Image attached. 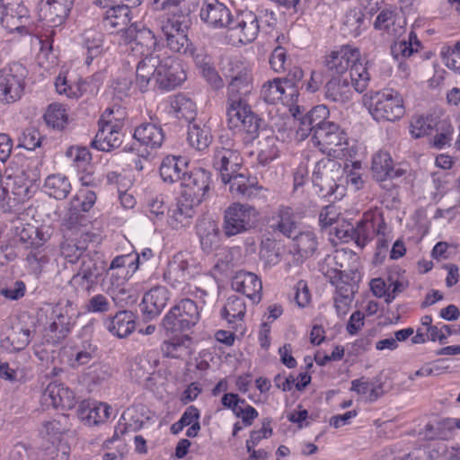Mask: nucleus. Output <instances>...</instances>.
<instances>
[{
  "instance_id": "nucleus-17",
  "label": "nucleus",
  "mask_w": 460,
  "mask_h": 460,
  "mask_svg": "<svg viewBox=\"0 0 460 460\" xmlns=\"http://www.w3.org/2000/svg\"><path fill=\"white\" fill-rule=\"evenodd\" d=\"M41 401L48 407L61 409H72L75 403L74 392L58 382L48 385L42 394Z\"/></svg>"
},
{
  "instance_id": "nucleus-40",
  "label": "nucleus",
  "mask_w": 460,
  "mask_h": 460,
  "mask_svg": "<svg viewBox=\"0 0 460 460\" xmlns=\"http://www.w3.org/2000/svg\"><path fill=\"white\" fill-rule=\"evenodd\" d=\"M420 435L427 440L442 439L447 440L454 437V431L450 418L438 420L436 423H428L420 431Z\"/></svg>"
},
{
  "instance_id": "nucleus-53",
  "label": "nucleus",
  "mask_w": 460,
  "mask_h": 460,
  "mask_svg": "<svg viewBox=\"0 0 460 460\" xmlns=\"http://www.w3.org/2000/svg\"><path fill=\"white\" fill-rule=\"evenodd\" d=\"M437 122L433 116H415L412 118L410 132L414 138H420L429 135Z\"/></svg>"
},
{
  "instance_id": "nucleus-57",
  "label": "nucleus",
  "mask_w": 460,
  "mask_h": 460,
  "mask_svg": "<svg viewBox=\"0 0 460 460\" xmlns=\"http://www.w3.org/2000/svg\"><path fill=\"white\" fill-rule=\"evenodd\" d=\"M261 144V150L258 154V163L265 166L278 156V148L276 147V137H268Z\"/></svg>"
},
{
  "instance_id": "nucleus-43",
  "label": "nucleus",
  "mask_w": 460,
  "mask_h": 460,
  "mask_svg": "<svg viewBox=\"0 0 460 460\" xmlns=\"http://www.w3.org/2000/svg\"><path fill=\"white\" fill-rule=\"evenodd\" d=\"M246 312V306L242 297L231 296L221 311V316L229 323L242 321Z\"/></svg>"
},
{
  "instance_id": "nucleus-15",
  "label": "nucleus",
  "mask_w": 460,
  "mask_h": 460,
  "mask_svg": "<svg viewBox=\"0 0 460 460\" xmlns=\"http://www.w3.org/2000/svg\"><path fill=\"white\" fill-rule=\"evenodd\" d=\"M200 19L214 28H228L234 23L230 10L218 0H204Z\"/></svg>"
},
{
  "instance_id": "nucleus-1",
  "label": "nucleus",
  "mask_w": 460,
  "mask_h": 460,
  "mask_svg": "<svg viewBox=\"0 0 460 460\" xmlns=\"http://www.w3.org/2000/svg\"><path fill=\"white\" fill-rule=\"evenodd\" d=\"M212 164L219 172L222 181L229 184V190L234 197L250 199L258 195L260 187L255 178H250L240 172L243 158L237 150L217 147L214 151Z\"/></svg>"
},
{
  "instance_id": "nucleus-32",
  "label": "nucleus",
  "mask_w": 460,
  "mask_h": 460,
  "mask_svg": "<svg viewBox=\"0 0 460 460\" xmlns=\"http://www.w3.org/2000/svg\"><path fill=\"white\" fill-rule=\"evenodd\" d=\"M188 163L185 158L181 156H165L160 166V175L164 181L173 183L183 181V177L187 174Z\"/></svg>"
},
{
  "instance_id": "nucleus-39",
  "label": "nucleus",
  "mask_w": 460,
  "mask_h": 460,
  "mask_svg": "<svg viewBox=\"0 0 460 460\" xmlns=\"http://www.w3.org/2000/svg\"><path fill=\"white\" fill-rule=\"evenodd\" d=\"M44 188L46 192L56 199H66L72 189L68 178L60 173L49 175L45 180Z\"/></svg>"
},
{
  "instance_id": "nucleus-30",
  "label": "nucleus",
  "mask_w": 460,
  "mask_h": 460,
  "mask_svg": "<svg viewBox=\"0 0 460 460\" xmlns=\"http://www.w3.org/2000/svg\"><path fill=\"white\" fill-rule=\"evenodd\" d=\"M371 169L374 178L378 181L399 178L405 172L401 168H394L392 157L386 152H378L373 156Z\"/></svg>"
},
{
  "instance_id": "nucleus-29",
  "label": "nucleus",
  "mask_w": 460,
  "mask_h": 460,
  "mask_svg": "<svg viewBox=\"0 0 460 460\" xmlns=\"http://www.w3.org/2000/svg\"><path fill=\"white\" fill-rule=\"evenodd\" d=\"M135 319L136 316L131 311L122 310L114 316L107 318L104 325L112 335L122 339L136 329Z\"/></svg>"
},
{
  "instance_id": "nucleus-50",
  "label": "nucleus",
  "mask_w": 460,
  "mask_h": 460,
  "mask_svg": "<svg viewBox=\"0 0 460 460\" xmlns=\"http://www.w3.org/2000/svg\"><path fill=\"white\" fill-rule=\"evenodd\" d=\"M436 135L433 137L432 145L434 147L441 149L449 145L454 134V127L449 119H444L437 121L435 127Z\"/></svg>"
},
{
  "instance_id": "nucleus-24",
  "label": "nucleus",
  "mask_w": 460,
  "mask_h": 460,
  "mask_svg": "<svg viewBox=\"0 0 460 460\" xmlns=\"http://www.w3.org/2000/svg\"><path fill=\"white\" fill-rule=\"evenodd\" d=\"M145 56L137 64L136 70V84L144 93L147 91L150 83L155 84V74L157 72L160 64V56L155 52L144 53Z\"/></svg>"
},
{
  "instance_id": "nucleus-58",
  "label": "nucleus",
  "mask_w": 460,
  "mask_h": 460,
  "mask_svg": "<svg viewBox=\"0 0 460 460\" xmlns=\"http://www.w3.org/2000/svg\"><path fill=\"white\" fill-rule=\"evenodd\" d=\"M8 341L14 350H22L31 341V331L28 328L13 327Z\"/></svg>"
},
{
  "instance_id": "nucleus-7",
  "label": "nucleus",
  "mask_w": 460,
  "mask_h": 460,
  "mask_svg": "<svg viewBox=\"0 0 460 460\" xmlns=\"http://www.w3.org/2000/svg\"><path fill=\"white\" fill-rule=\"evenodd\" d=\"M256 209L246 204L234 203L224 214L223 231L226 236L231 237L246 232L255 226Z\"/></svg>"
},
{
  "instance_id": "nucleus-46",
  "label": "nucleus",
  "mask_w": 460,
  "mask_h": 460,
  "mask_svg": "<svg viewBox=\"0 0 460 460\" xmlns=\"http://www.w3.org/2000/svg\"><path fill=\"white\" fill-rule=\"evenodd\" d=\"M44 119L48 126L54 129L62 130L68 123V114L64 105L52 103L48 107L44 114Z\"/></svg>"
},
{
  "instance_id": "nucleus-22",
  "label": "nucleus",
  "mask_w": 460,
  "mask_h": 460,
  "mask_svg": "<svg viewBox=\"0 0 460 460\" xmlns=\"http://www.w3.org/2000/svg\"><path fill=\"white\" fill-rule=\"evenodd\" d=\"M169 291L166 288L157 286L144 295L140 305L146 320L158 316L169 301Z\"/></svg>"
},
{
  "instance_id": "nucleus-18",
  "label": "nucleus",
  "mask_w": 460,
  "mask_h": 460,
  "mask_svg": "<svg viewBox=\"0 0 460 460\" xmlns=\"http://www.w3.org/2000/svg\"><path fill=\"white\" fill-rule=\"evenodd\" d=\"M13 234L16 242L26 249H38L49 240V235L41 228L22 221H17L13 226Z\"/></svg>"
},
{
  "instance_id": "nucleus-47",
  "label": "nucleus",
  "mask_w": 460,
  "mask_h": 460,
  "mask_svg": "<svg viewBox=\"0 0 460 460\" xmlns=\"http://www.w3.org/2000/svg\"><path fill=\"white\" fill-rule=\"evenodd\" d=\"M139 268V257L133 253L116 256L111 262L107 272L115 270H125V276L131 277Z\"/></svg>"
},
{
  "instance_id": "nucleus-4",
  "label": "nucleus",
  "mask_w": 460,
  "mask_h": 460,
  "mask_svg": "<svg viewBox=\"0 0 460 460\" xmlns=\"http://www.w3.org/2000/svg\"><path fill=\"white\" fill-rule=\"evenodd\" d=\"M227 125L230 129L244 134V141L258 137L261 119L252 111L247 100L227 99Z\"/></svg>"
},
{
  "instance_id": "nucleus-45",
  "label": "nucleus",
  "mask_w": 460,
  "mask_h": 460,
  "mask_svg": "<svg viewBox=\"0 0 460 460\" xmlns=\"http://www.w3.org/2000/svg\"><path fill=\"white\" fill-rule=\"evenodd\" d=\"M294 249L302 258L311 257L317 249L315 234L311 231L301 232L294 237Z\"/></svg>"
},
{
  "instance_id": "nucleus-16",
  "label": "nucleus",
  "mask_w": 460,
  "mask_h": 460,
  "mask_svg": "<svg viewBox=\"0 0 460 460\" xmlns=\"http://www.w3.org/2000/svg\"><path fill=\"white\" fill-rule=\"evenodd\" d=\"M229 30L236 32L240 42L250 43L257 38L260 31L258 17L252 11H241L234 19Z\"/></svg>"
},
{
  "instance_id": "nucleus-13",
  "label": "nucleus",
  "mask_w": 460,
  "mask_h": 460,
  "mask_svg": "<svg viewBox=\"0 0 460 460\" xmlns=\"http://www.w3.org/2000/svg\"><path fill=\"white\" fill-rule=\"evenodd\" d=\"M314 146H318L323 153L337 156L336 147L347 145V137L343 129L334 123H323V126L315 128L312 136Z\"/></svg>"
},
{
  "instance_id": "nucleus-23",
  "label": "nucleus",
  "mask_w": 460,
  "mask_h": 460,
  "mask_svg": "<svg viewBox=\"0 0 460 460\" xmlns=\"http://www.w3.org/2000/svg\"><path fill=\"white\" fill-rule=\"evenodd\" d=\"M349 78L330 77L324 85V97L327 101L345 104L353 96V89L356 91L354 80Z\"/></svg>"
},
{
  "instance_id": "nucleus-56",
  "label": "nucleus",
  "mask_w": 460,
  "mask_h": 460,
  "mask_svg": "<svg viewBox=\"0 0 460 460\" xmlns=\"http://www.w3.org/2000/svg\"><path fill=\"white\" fill-rule=\"evenodd\" d=\"M189 338H172L169 341H165L162 344V351L167 358H180L183 357L188 350V347L185 342Z\"/></svg>"
},
{
  "instance_id": "nucleus-48",
  "label": "nucleus",
  "mask_w": 460,
  "mask_h": 460,
  "mask_svg": "<svg viewBox=\"0 0 460 460\" xmlns=\"http://www.w3.org/2000/svg\"><path fill=\"white\" fill-rule=\"evenodd\" d=\"M287 88L280 78H275L272 81L266 82L261 90V97L262 100L270 104H274L280 101L285 95Z\"/></svg>"
},
{
  "instance_id": "nucleus-55",
  "label": "nucleus",
  "mask_w": 460,
  "mask_h": 460,
  "mask_svg": "<svg viewBox=\"0 0 460 460\" xmlns=\"http://www.w3.org/2000/svg\"><path fill=\"white\" fill-rule=\"evenodd\" d=\"M166 45L173 52L190 56L193 55L192 43L188 38V31L171 35V39L166 40Z\"/></svg>"
},
{
  "instance_id": "nucleus-2",
  "label": "nucleus",
  "mask_w": 460,
  "mask_h": 460,
  "mask_svg": "<svg viewBox=\"0 0 460 460\" xmlns=\"http://www.w3.org/2000/svg\"><path fill=\"white\" fill-rule=\"evenodd\" d=\"M323 66L329 77L354 80L358 93H363L368 86L370 75L360 61V52L357 48L346 45L331 51L324 57Z\"/></svg>"
},
{
  "instance_id": "nucleus-20",
  "label": "nucleus",
  "mask_w": 460,
  "mask_h": 460,
  "mask_svg": "<svg viewBox=\"0 0 460 460\" xmlns=\"http://www.w3.org/2000/svg\"><path fill=\"white\" fill-rule=\"evenodd\" d=\"M231 286L234 290L243 294L254 302H259L261 298V280L252 272L244 270L236 272L232 279Z\"/></svg>"
},
{
  "instance_id": "nucleus-37",
  "label": "nucleus",
  "mask_w": 460,
  "mask_h": 460,
  "mask_svg": "<svg viewBox=\"0 0 460 460\" xmlns=\"http://www.w3.org/2000/svg\"><path fill=\"white\" fill-rule=\"evenodd\" d=\"M171 109L178 119H182L190 124L193 123L197 115L195 102L184 94H177L171 102Z\"/></svg>"
},
{
  "instance_id": "nucleus-6",
  "label": "nucleus",
  "mask_w": 460,
  "mask_h": 460,
  "mask_svg": "<svg viewBox=\"0 0 460 460\" xmlns=\"http://www.w3.org/2000/svg\"><path fill=\"white\" fill-rule=\"evenodd\" d=\"M386 225L380 214L367 212L356 226H349L344 230L337 231V235L345 242L352 240L360 247H365L376 235L383 234Z\"/></svg>"
},
{
  "instance_id": "nucleus-41",
  "label": "nucleus",
  "mask_w": 460,
  "mask_h": 460,
  "mask_svg": "<svg viewBox=\"0 0 460 460\" xmlns=\"http://www.w3.org/2000/svg\"><path fill=\"white\" fill-rule=\"evenodd\" d=\"M83 45L87 50L86 64L90 65L93 59L103 50V35L93 29L86 30L83 35Z\"/></svg>"
},
{
  "instance_id": "nucleus-21",
  "label": "nucleus",
  "mask_w": 460,
  "mask_h": 460,
  "mask_svg": "<svg viewBox=\"0 0 460 460\" xmlns=\"http://www.w3.org/2000/svg\"><path fill=\"white\" fill-rule=\"evenodd\" d=\"M131 21V10L128 4H118L108 9L103 14V28L110 33L123 32L129 28Z\"/></svg>"
},
{
  "instance_id": "nucleus-51",
  "label": "nucleus",
  "mask_w": 460,
  "mask_h": 460,
  "mask_svg": "<svg viewBox=\"0 0 460 460\" xmlns=\"http://www.w3.org/2000/svg\"><path fill=\"white\" fill-rule=\"evenodd\" d=\"M420 46V41L414 32H411L408 36V40L405 39L395 41L391 47V52L394 58L399 59L400 58H408L417 51V48Z\"/></svg>"
},
{
  "instance_id": "nucleus-19",
  "label": "nucleus",
  "mask_w": 460,
  "mask_h": 460,
  "mask_svg": "<svg viewBox=\"0 0 460 460\" xmlns=\"http://www.w3.org/2000/svg\"><path fill=\"white\" fill-rule=\"evenodd\" d=\"M111 409L105 402L84 400L79 403L76 412L85 425L94 426L105 422L110 418Z\"/></svg>"
},
{
  "instance_id": "nucleus-14",
  "label": "nucleus",
  "mask_w": 460,
  "mask_h": 460,
  "mask_svg": "<svg viewBox=\"0 0 460 460\" xmlns=\"http://www.w3.org/2000/svg\"><path fill=\"white\" fill-rule=\"evenodd\" d=\"M155 76V86L170 91L186 80V74L177 60L172 57L160 58Z\"/></svg>"
},
{
  "instance_id": "nucleus-11",
  "label": "nucleus",
  "mask_w": 460,
  "mask_h": 460,
  "mask_svg": "<svg viewBox=\"0 0 460 460\" xmlns=\"http://www.w3.org/2000/svg\"><path fill=\"white\" fill-rule=\"evenodd\" d=\"M24 68L13 65L0 69V102L13 103L21 99L24 91Z\"/></svg>"
},
{
  "instance_id": "nucleus-49",
  "label": "nucleus",
  "mask_w": 460,
  "mask_h": 460,
  "mask_svg": "<svg viewBox=\"0 0 460 460\" xmlns=\"http://www.w3.org/2000/svg\"><path fill=\"white\" fill-rule=\"evenodd\" d=\"M260 259L264 262L265 267L269 268L281 261L279 248L275 240L266 238L261 242Z\"/></svg>"
},
{
  "instance_id": "nucleus-60",
  "label": "nucleus",
  "mask_w": 460,
  "mask_h": 460,
  "mask_svg": "<svg viewBox=\"0 0 460 460\" xmlns=\"http://www.w3.org/2000/svg\"><path fill=\"white\" fill-rule=\"evenodd\" d=\"M40 133L34 128H27L19 138V146L28 150H34L41 143Z\"/></svg>"
},
{
  "instance_id": "nucleus-62",
  "label": "nucleus",
  "mask_w": 460,
  "mask_h": 460,
  "mask_svg": "<svg viewBox=\"0 0 460 460\" xmlns=\"http://www.w3.org/2000/svg\"><path fill=\"white\" fill-rule=\"evenodd\" d=\"M168 210L164 199L161 197L153 198L147 203L146 213L148 217L153 221L163 219L165 211Z\"/></svg>"
},
{
  "instance_id": "nucleus-61",
  "label": "nucleus",
  "mask_w": 460,
  "mask_h": 460,
  "mask_svg": "<svg viewBox=\"0 0 460 460\" xmlns=\"http://www.w3.org/2000/svg\"><path fill=\"white\" fill-rule=\"evenodd\" d=\"M45 454L49 460H67L70 454V447L66 442L58 440L57 444L52 442L45 449Z\"/></svg>"
},
{
  "instance_id": "nucleus-33",
  "label": "nucleus",
  "mask_w": 460,
  "mask_h": 460,
  "mask_svg": "<svg viewBox=\"0 0 460 460\" xmlns=\"http://www.w3.org/2000/svg\"><path fill=\"white\" fill-rule=\"evenodd\" d=\"M231 82L227 87V99L247 100V95L252 91V78L246 67H242L235 74L231 75Z\"/></svg>"
},
{
  "instance_id": "nucleus-27",
  "label": "nucleus",
  "mask_w": 460,
  "mask_h": 460,
  "mask_svg": "<svg viewBox=\"0 0 460 460\" xmlns=\"http://www.w3.org/2000/svg\"><path fill=\"white\" fill-rule=\"evenodd\" d=\"M101 272L97 263L88 254L83 257L81 266L72 278V282L83 290L90 292L97 284Z\"/></svg>"
},
{
  "instance_id": "nucleus-9",
  "label": "nucleus",
  "mask_w": 460,
  "mask_h": 460,
  "mask_svg": "<svg viewBox=\"0 0 460 460\" xmlns=\"http://www.w3.org/2000/svg\"><path fill=\"white\" fill-rule=\"evenodd\" d=\"M341 164L331 158H323L318 161L314 166L312 181L318 188L319 195L328 197L334 194L339 187L337 181L343 172Z\"/></svg>"
},
{
  "instance_id": "nucleus-38",
  "label": "nucleus",
  "mask_w": 460,
  "mask_h": 460,
  "mask_svg": "<svg viewBox=\"0 0 460 460\" xmlns=\"http://www.w3.org/2000/svg\"><path fill=\"white\" fill-rule=\"evenodd\" d=\"M210 128L205 124L191 123L188 128V141L190 145L199 151L207 149L212 143Z\"/></svg>"
},
{
  "instance_id": "nucleus-63",
  "label": "nucleus",
  "mask_w": 460,
  "mask_h": 460,
  "mask_svg": "<svg viewBox=\"0 0 460 460\" xmlns=\"http://www.w3.org/2000/svg\"><path fill=\"white\" fill-rule=\"evenodd\" d=\"M111 303L108 297L102 294H97L92 296L85 305V309L89 313L103 314L110 310Z\"/></svg>"
},
{
  "instance_id": "nucleus-5",
  "label": "nucleus",
  "mask_w": 460,
  "mask_h": 460,
  "mask_svg": "<svg viewBox=\"0 0 460 460\" xmlns=\"http://www.w3.org/2000/svg\"><path fill=\"white\" fill-rule=\"evenodd\" d=\"M199 318L200 314L197 304L190 298H183L165 314L162 324L167 332H184L194 327Z\"/></svg>"
},
{
  "instance_id": "nucleus-54",
  "label": "nucleus",
  "mask_w": 460,
  "mask_h": 460,
  "mask_svg": "<svg viewBox=\"0 0 460 460\" xmlns=\"http://www.w3.org/2000/svg\"><path fill=\"white\" fill-rule=\"evenodd\" d=\"M96 202V194L87 189H81L71 200V209L88 212Z\"/></svg>"
},
{
  "instance_id": "nucleus-31",
  "label": "nucleus",
  "mask_w": 460,
  "mask_h": 460,
  "mask_svg": "<svg viewBox=\"0 0 460 460\" xmlns=\"http://www.w3.org/2000/svg\"><path fill=\"white\" fill-rule=\"evenodd\" d=\"M133 137L142 146L156 149L164 141V133L161 126L152 122H144L135 128Z\"/></svg>"
},
{
  "instance_id": "nucleus-59",
  "label": "nucleus",
  "mask_w": 460,
  "mask_h": 460,
  "mask_svg": "<svg viewBox=\"0 0 460 460\" xmlns=\"http://www.w3.org/2000/svg\"><path fill=\"white\" fill-rule=\"evenodd\" d=\"M84 246L78 245L73 241H66L60 245L62 256L70 263H75L79 259L83 260L85 251Z\"/></svg>"
},
{
  "instance_id": "nucleus-3",
  "label": "nucleus",
  "mask_w": 460,
  "mask_h": 460,
  "mask_svg": "<svg viewBox=\"0 0 460 460\" xmlns=\"http://www.w3.org/2000/svg\"><path fill=\"white\" fill-rule=\"evenodd\" d=\"M368 111L378 122H395L405 114L402 96L392 88L370 92Z\"/></svg>"
},
{
  "instance_id": "nucleus-36",
  "label": "nucleus",
  "mask_w": 460,
  "mask_h": 460,
  "mask_svg": "<svg viewBox=\"0 0 460 460\" xmlns=\"http://www.w3.org/2000/svg\"><path fill=\"white\" fill-rule=\"evenodd\" d=\"M126 40H133L137 45H140L146 53L154 52L157 45V40L155 33L148 28L138 25H130L126 31Z\"/></svg>"
},
{
  "instance_id": "nucleus-64",
  "label": "nucleus",
  "mask_w": 460,
  "mask_h": 460,
  "mask_svg": "<svg viewBox=\"0 0 460 460\" xmlns=\"http://www.w3.org/2000/svg\"><path fill=\"white\" fill-rule=\"evenodd\" d=\"M26 286L22 280H15L0 289V295L9 300H18L25 295Z\"/></svg>"
},
{
  "instance_id": "nucleus-35",
  "label": "nucleus",
  "mask_w": 460,
  "mask_h": 460,
  "mask_svg": "<svg viewBox=\"0 0 460 460\" xmlns=\"http://www.w3.org/2000/svg\"><path fill=\"white\" fill-rule=\"evenodd\" d=\"M74 0H47L45 8V19L51 27H56L64 22L67 17Z\"/></svg>"
},
{
  "instance_id": "nucleus-25",
  "label": "nucleus",
  "mask_w": 460,
  "mask_h": 460,
  "mask_svg": "<svg viewBox=\"0 0 460 460\" xmlns=\"http://www.w3.org/2000/svg\"><path fill=\"white\" fill-rule=\"evenodd\" d=\"M197 206L199 204H192V202L185 200L181 195L174 207L168 210L167 222L169 226L175 230L190 226L195 216V207Z\"/></svg>"
},
{
  "instance_id": "nucleus-44",
  "label": "nucleus",
  "mask_w": 460,
  "mask_h": 460,
  "mask_svg": "<svg viewBox=\"0 0 460 460\" xmlns=\"http://www.w3.org/2000/svg\"><path fill=\"white\" fill-rule=\"evenodd\" d=\"M271 227L274 231L291 237L296 230V222L292 209L288 207L280 208L278 212V220L271 225Z\"/></svg>"
},
{
  "instance_id": "nucleus-52",
  "label": "nucleus",
  "mask_w": 460,
  "mask_h": 460,
  "mask_svg": "<svg viewBox=\"0 0 460 460\" xmlns=\"http://www.w3.org/2000/svg\"><path fill=\"white\" fill-rule=\"evenodd\" d=\"M97 347L91 341H84L80 347L75 349L70 358V366L77 367L89 363L96 355Z\"/></svg>"
},
{
  "instance_id": "nucleus-34",
  "label": "nucleus",
  "mask_w": 460,
  "mask_h": 460,
  "mask_svg": "<svg viewBox=\"0 0 460 460\" xmlns=\"http://www.w3.org/2000/svg\"><path fill=\"white\" fill-rule=\"evenodd\" d=\"M157 22L165 40H170L171 35H176L177 32L188 31L190 27V19L182 13L162 15Z\"/></svg>"
},
{
  "instance_id": "nucleus-10",
  "label": "nucleus",
  "mask_w": 460,
  "mask_h": 460,
  "mask_svg": "<svg viewBox=\"0 0 460 460\" xmlns=\"http://www.w3.org/2000/svg\"><path fill=\"white\" fill-rule=\"evenodd\" d=\"M211 173L203 168H195L183 177L181 195L192 204H200L210 189Z\"/></svg>"
},
{
  "instance_id": "nucleus-26",
  "label": "nucleus",
  "mask_w": 460,
  "mask_h": 460,
  "mask_svg": "<svg viewBox=\"0 0 460 460\" xmlns=\"http://www.w3.org/2000/svg\"><path fill=\"white\" fill-rule=\"evenodd\" d=\"M6 186L2 191L5 192L10 190L11 194L13 196V200L21 203L31 198L34 183L33 179L30 177L29 173L22 170L9 176Z\"/></svg>"
},
{
  "instance_id": "nucleus-42",
  "label": "nucleus",
  "mask_w": 460,
  "mask_h": 460,
  "mask_svg": "<svg viewBox=\"0 0 460 460\" xmlns=\"http://www.w3.org/2000/svg\"><path fill=\"white\" fill-rule=\"evenodd\" d=\"M344 254L336 251L332 255H328L320 265V271L330 280L332 285L343 279V265L339 262Z\"/></svg>"
},
{
  "instance_id": "nucleus-28",
  "label": "nucleus",
  "mask_w": 460,
  "mask_h": 460,
  "mask_svg": "<svg viewBox=\"0 0 460 460\" xmlns=\"http://www.w3.org/2000/svg\"><path fill=\"white\" fill-rule=\"evenodd\" d=\"M196 231L201 249L206 253H211L219 247V228L216 221L202 218L197 223Z\"/></svg>"
},
{
  "instance_id": "nucleus-8",
  "label": "nucleus",
  "mask_w": 460,
  "mask_h": 460,
  "mask_svg": "<svg viewBox=\"0 0 460 460\" xmlns=\"http://www.w3.org/2000/svg\"><path fill=\"white\" fill-rule=\"evenodd\" d=\"M113 111L107 109L99 120V129L91 146L103 152L118 148L122 143V122L119 119L111 118Z\"/></svg>"
},
{
  "instance_id": "nucleus-12",
  "label": "nucleus",
  "mask_w": 460,
  "mask_h": 460,
  "mask_svg": "<svg viewBox=\"0 0 460 460\" xmlns=\"http://www.w3.org/2000/svg\"><path fill=\"white\" fill-rule=\"evenodd\" d=\"M73 325L72 317L66 310L59 306L53 307L42 331L44 341L52 346L59 344L66 338Z\"/></svg>"
}]
</instances>
